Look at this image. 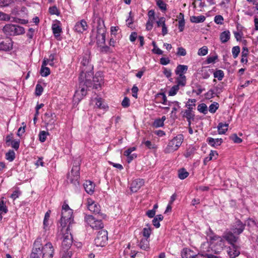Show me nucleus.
Segmentation results:
<instances>
[{"label": "nucleus", "instance_id": "obj_1", "mask_svg": "<svg viewBox=\"0 0 258 258\" xmlns=\"http://www.w3.org/2000/svg\"><path fill=\"white\" fill-rule=\"evenodd\" d=\"M81 64L82 66L80 67L79 81H84V83H81V85L86 84L88 86L92 85L91 79L94 74L93 66L90 62L89 55L85 54L82 56Z\"/></svg>", "mask_w": 258, "mask_h": 258}, {"label": "nucleus", "instance_id": "obj_2", "mask_svg": "<svg viewBox=\"0 0 258 258\" xmlns=\"http://www.w3.org/2000/svg\"><path fill=\"white\" fill-rule=\"evenodd\" d=\"M73 213V210L70 209L68 204H64L62 205L59 223L62 228L66 227L67 225V231L69 230L71 225L74 221Z\"/></svg>", "mask_w": 258, "mask_h": 258}, {"label": "nucleus", "instance_id": "obj_3", "mask_svg": "<svg viewBox=\"0 0 258 258\" xmlns=\"http://www.w3.org/2000/svg\"><path fill=\"white\" fill-rule=\"evenodd\" d=\"M2 30L7 36H17L25 33V28L16 24H7L4 26Z\"/></svg>", "mask_w": 258, "mask_h": 258}, {"label": "nucleus", "instance_id": "obj_4", "mask_svg": "<svg viewBox=\"0 0 258 258\" xmlns=\"http://www.w3.org/2000/svg\"><path fill=\"white\" fill-rule=\"evenodd\" d=\"M79 81V89L76 90L73 97L74 104H78L83 99L84 96L87 94V89L92 87V85L88 86L86 84L81 85V83L84 82L83 81Z\"/></svg>", "mask_w": 258, "mask_h": 258}, {"label": "nucleus", "instance_id": "obj_5", "mask_svg": "<svg viewBox=\"0 0 258 258\" xmlns=\"http://www.w3.org/2000/svg\"><path fill=\"white\" fill-rule=\"evenodd\" d=\"M102 218L95 217L93 215H89L85 217V220L88 225L93 229L103 230L104 224L101 220Z\"/></svg>", "mask_w": 258, "mask_h": 258}, {"label": "nucleus", "instance_id": "obj_6", "mask_svg": "<svg viewBox=\"0 0 258 258\" xmlns=\"http://www.w3.org/2000/svg\"><path fill=\"white\" fill-rule=\"evenodd\" d=\"M40 253L42 255V258H53L54 255V248L51 242H48L43 246L40 243Z\"/></svg>", "mask_w": 258, "mask_h": 258}, {"label": "nucleus", "instance_id": "obj_7", "mask_svg": "<svg viewBox=\"0 0 258 258\" xmlns=\"http://www.w3.org/2000/svg\"><path fill=\"white\" fill-rule=\"evenodd\" d=\"M107 231L106 230H101L97 233V236L94 239V243L97 247H103L107 244Z\"/></svg>", "mask_w": 258, "mask_h": 258}, {"label": "nucleus", "instance_id": "obj_8", "mask_svg": "<svg viewBox=\"0 0 258 258\" xmlns=\"http://www.w3.org/2000/svg\"><path fill=\"white\" fill-rule=\"evenodd\" d=\"M73 243V236L70 232V228L69 230L67 231L63 235V240L61 242V251L71 250L70 248Z\"/></svg>", "mask_w": 258, "mask_h": 258}, {"label": "nucleus", "instance_id": "obj_9", "mask_svg": "<svg viewBox=\"0 0 258 258\" xmlns=\"http://www.w3.org/2000/svg\"><path fill=\"white\" fill-rule=\"evenodd\" d=\"M246 223L242 222L239 219L235 218L234 222L231 225V230L237 235H239L244 230Z\"/></svg>", "mask_w": 258, "mask_h": 258}, {"label": "nucleus", "instance_id": "obj_10", "mask_svg": "<svg viewBox=\"0 0 258 258\" xmlns=\"http://www.w3.org/2000/svg\"><path fill=\"white\" fill-rule=\"evenodd\" d=\"M80 166L73 165L71 170L72 177L70 178V181L73 183L77 189L80 186L79 179L80 178Z\"/></svg>", "mask_w": 258, "mask_h": 258}, {"label": "nucleus", "instance_id": "obj_11", "mask_svg": "<svg viewBox=\"0 0 258 258\" xmlns=\"http://www.w3.org/2000/svg\"><path fill=\"white\" fill-rule=\"evenodd\" d=\"M91 82L93 89H98L100 88L102 85L104 83V77L102 72H96L95 75L92 76Z\"/></svg>", "mask_w": 258, "mask_h": 258}, {"label": "nucleus", "instance_id": "obj_12", "mask_svg": "<svg viewBox=\"0 0 258 258\" xmlns=\"http://www.w3.org/2000/svg\"><path fill=\"white\" fill-rule=\"evenodd\" d=\"M88 209L94 213L98 218L105 219L107 217L106 214L100 212V206L94 201L91 203H90L89 201L88 202Z\"/></svg>", "mask_w": 258, "mask_h": 258}, {"label": "nucleus", "instance_id": "obj_13", "mask_svg": "<svg viewBox=\"0 0 258 258\" xmlns=\"http://www.w3.org/2000/svg\"><path fill=\"white\" fill-rule=\"evenodd\" d=\"M188 69V66L183 64H178V87L184 86L186 84V77L184 74Z\"/></svg>", "mask_w": 258, "mask_h": 258}, {"label": "nucleus", "instance_id": "obj_14", "mask_svg": "<svg viewBox=\"0 0 258 258\" xmlns=\"http://www.w3.org/2000/svg\"><path fill=\"white\" fill-rule=\"evenodd\" d=\"M240 247L236 244L230 245L227 247V253L230 258H236L240 254Z\"/></svg>", "mask_w": 258, "mask_h": 258}, {"label": "nucleus", "instance_id": "obj_15", "mask_svg": "<svg viewBox=\"0 0 258 258\" xmlns=\"http://www.w3.org/2000/svg\"><path fill=\"white\" fill-rule=\"evenodd\" d=\"M41 238H37L34 243V246L30 255V258H40Z\"/></svg>", "mask_w": 258, "mask_h": 258}, {"label": "nucleus", "instance_id": "obj_16", "mask_svg": "<svg viewBox=\"0 0 258 258\" xmlns=\"http://www.w3.org/2000/svg\"><path fill=\"white\" fill-rule=\"evenodd\" d=\"M232 231H229L224 233L222 236L225 241H227L230 245L235 244V243L239 239V237L236 236Z\"/></svg>", "mask_w": 258, "mask_h": 258}, {"label": "nucleus", "instance_id": "obj_17", "mask_svg": "<svg viewBox=\"0 0 258 258\" xmlns=\"http://www.w3.org/2000/svg\"><path fill=\"white\" fill-rule=\"evenodd\" d=\"M106 32V29H97L96 38V43L98 45L105 44Z\"/></svg>", "mask_w": 258, "mask_h": 258}, {"label": "nucleus", "instance_id": "obj_18", "mask_svg": "<svg viewBox=\"0 0 258 258\" xmlns=\"http://www.w3.org/2000/svg\"><path fill=\"white\" fill-rule=\"evenodd\" d=\"M13 41L11 39H6L0 42V51H8L13 48Z\"/></svg>", "mask_w": 258, "mask_h": 258}, {"label": "nucleus", "instance_id": "obj_19", "mask_svg": "<svg viewBox=\"0 0 258 258\" xmlns=\"http://www.w3.org/2000/svg\"><path fill=\"white\" fill-rule=\"evenodd\" d=\"M177 150V136L169 141L165 149V153H169Z\"/></svg>", "mask_w": 258, "mask_h": 258}, {"label": "nucleus", "instance_id": "obj_20", "mask_svg": "<svg viewBox=\"0 0 258 258\" xmlns=\"http://www.w3.org/2000/svg\"><path fill=\"white\" fill-rule=\"evenodd\" d=\"M88 28V25L86 21L83 19L77 22L74 28L75 31L78 33H83Z\"/></svg>", "mask_w": 258, "mask_h": 258}, {"label": "nucleus", "instance_id": "obj_21", "mask_svg": "<svg viewBox=\"0 0 258 258\" xmlns=\"http://www.w3.org/2000/svg\"><path fill=\"white\" fill-rule=\"evenodd\" d=\"M93 22L97 23L96 29H106L104 20L99 16L98 14L94 13L93 15Z\"/></svg>", "mask_w": 258, "mask_h": 258}, {"label": "nucleus", "instance_id": "obj_22", "mask_svg": "<svg viewBox=\"0 0 258 258\" xmlns=\"http://www.w3.org/2000/svg\"><path fill=\"white\" fill-rule=\"evenodd\" d=\"M144 181L142 179H136L133 181L131 183V190L133 192H137L139 189L144 185Z\"/></svg>", "mask_w": 258, "mask_h": 258}, {"label": "nucleus", "instance_id": "obj_23", "mask_svg": "<svg viewBox=\"0 0 258 258\" xmlns=\"http://www.w3.org/2000/svg\"><path fill=\"white\" fill-rule=\"evenodd\" d=\"M192 109L191 104H189L188 109H186L183 114V116L186 118L188 122V126L191 125V120H194V119L195 115L192 112Z\"/></svg>", "mask_w": 258, "mask_h": 258}, {"label": "nucleus", "instance_id": "obj_24", "mask_svg": "<svg viewBox=\"0 0 258 258\" xmlns=\"http://www.w3.org/2000/svg\"><path fill=\"white\" fill-rule=\"evenodd\" d=\"M217 242L214 244L215 251L216 253H218L222 250L225 246V241L222 236L220 238L217 239Z\"/></svg>", "mask_w": 258, "mask_h": 258}, {"label": "nucleus", "instance_id": "obj_25", "mask_svg": "<svg viewBox=\"0 0 258 258\" xmlns=\"http://www.w3.org/2000/svg\"><path fill=\"white\" fill-rule=\"evenodd\" d=\"M206 141L209 145L214 148L220 146L223 142L221 138L214 139L212 137H208Z\"/></svg>", "mask_w": 258, "mask_h": 258}, {"label": "nucleus", "instance_id": "obj_26", "mask_svg": "<svg viewBox=\"0 0 258 258\" xmlns=\"http://www.w3.org/2000/svg\"><path fill=\"white\" fill-rule=\"evenodd\" d=\"M84 188L86 192L90 195H92L94 192L95 185L94 183L90 180H86L83 184Z\"/></svg>", "mask_w": 258, "mask_h": 258}, {"label": "nucleus", "instance_id": "obj_27", "mask_svg": "<svg viewBox=\"0 0 258 258\" xmlns=\"http://www.w3.org/2000/svg\"><path fill=\"white\" fill-rule=\"evenodd\" d=\"M198 148V147L194 145H189V147L187 148L186 152L183 155L185 158H188L191 156H193L196 153Z\"/></svg>", "mask_w": 258, "mask_h": 258}, {"label": "nucleus", "instance_id": "obj_28", "mask_svg": "<svg viewBox=\"0 0 258 258\" xmlns=\"http://www.w3.org/2000/svg\"><path fill=\"white\" fill-rule=\"evenodd\" d=\"M195 252L188 248H184L181 251L182 258H191Z\"/></svg>", "mask_w": 258, "mask_h": 258}, {"label": "nucleus", "instance_id": "obj_29", "mask_svg": "<svg viewBox=\"0 0 258 258\" xmlns=\"http://www.w3.org/2000/svg\"><path fill=\"white\" fill-rule=\"evenodd\" d=\"M229 126V123L219 122L217 126V129L219 134H225L228 130V127Z\"/></svg>", "mask_w": 258, "mask_h": 258}, {"label": "nucleus", "instance_id": "obj_30", "mask_svg": "<svg viewBox=\"0 0 258 258\" xmlns=\"http://www.w3.org/2000/svg\"><path fill=\"white\" fill-rule=\"evenodd\" d=\"M230 38V33L229 30H225L221 32L220 35V39L222 43L227 42Z\"/></svg>", "mask_w": 258, "mask_h": 258}, {"label": "nucleus", "instance_id": "obj_31", "mask_svg": "<svg viewBox=\"0 0 258 258\" xmlns=\"http://www.w3.org/2000/svg\"><path fill=\"white\" fill-rule=\"evenodd\" d=\"M185 21L184 15L182 13L178 14V31L182 32L184 29Z\"/></svg>", "mask_w": 258, "mask_h": 258}, {"label": "nucleus", "instance_id": "obj_32", "mask_svg": "<svg viewBox=\"0 0 258 258\" xmlns=\"http://www.w3.org/2000/svg\"><path fill=\"white\" fill-rule=\"evenodd\" d=\"M52 30L55 38L58 39V37L60 36V33L62 32L61 27L56 24H54L52 25Z\"/></svg>", "mask_w": 258, "mask_h": 258}, {"label": "nucleus", "instance_id": "obj_33", "mask_svg": "<svg viewBox=\"0 0 258 258\" xmlns=\"http://www.w3.org/2000/svg\"><path fill=\"white\" fill-rule=\"evenodd\" d=\"M6 199L2 197L0 199V211L2 213L6 214L8 212V209L6 206Z\"/></svg>", "mask_w": 258, "mask_h": 258}, {"label": "nucleus", "instance_id": "obj_34", "mask_svg": "<svg viewBox=\"0 0 258 258\" xmlns=\"http://www.w3.org/2000/svg\"><path fill=\"white\" fill-rule=\"evenodd\" d=\"M189 173L184 168L178 169V178L183 180L187 178Z\"/></svg>", "mask_w": 258, "mask_h": 258}, {"label": "nucleus", "instance_id": "obj_35", "mask_svg": "<svg viewBox=\"0 0 258 258\" xmlns=\"http://www.w3.org/2000/svg\"><path fill=\"white\" fill-rule=\"evenodd\" d=\"M206 20V17L204 16L200 15L198 16H193L190 17V21L192 23H200L204 22Z\"/></svg>", "mask_w": 258, "mask_h": 258}, {"label": "nucleus", "instance_id": "obj_36", "mask_svg": "<svg viewBox=\"0 0 258 258\" xmlns=\"http://www.w3.org/2000/svg\"><path fill=\"white\" fill-rule=\"evenodd\" d=\"M15 15L22 18L27 17L28 16V10L27 8L23 6L21 8V10L17 11L15 13Z\"/></svg>", "mask_w": 258, "mask_h": 258}, {"label": "nucleus", "instance_id": "obj_37", "mask_svg": "<svg viewBox=\"0 0 258 258\" xmlns=\"http://www.w3.org/2000/svg\"><path fill=\"white\" fill-rule=\"evenodd\" d=\"M167 248L168 249V252L172 255H175L177 253L176 250V244L175 243H170L168 244Z\"/></svg>", "mask_w": 258, "mask_h": 258}, {"label": "nucleus", "instance_id": "obj_38", "mask_svg": "<svg viewBox=\"0 0 258 258\" xmlns=\"http://www.w3.org/2000/svg\"><path fill=\"white\" fill-rule=\"evenodd\" d=\"M192 88L197 89V90L193 89L192 91L193 93H196L197 96L200 95L205 90V88H203L199 83L194 84Z\"/></svg>", "mask_w": 258, "mask_h": 258}, {"label": "nucleus", "instance_id": "obj_39", "mask_svg": "<svg viewBox=\"0 0 258 258\" xmlns=\"http://www.w3.org/2000/svg\"><path fill=\"white\" fill-rule=\"evenodd\" d=\"M215 78H217L218 81H221L224 77V73L221 70L217 69L213 73Z\"/></svg>", "mask_w": 258, "mask_h": 258}, {"label": "nucleus", "instance_id": "obj_40", "mask_svg": "<svg viewBox=\"0 0 258 258\" xmlns=\"http://www.w3.org/2000/svg\"><path fill=\"white\" fill-rule=\"evenodd\" d=\"M149 242L148 241L147 239L146 238L145 239H142L140 240L139 246L142 249L147 250L149 248Z\"/></svg>", "mask_w": 258, "mask_h": 258}, {"label": "nucleus", "instance_id": "obj_41", "mask_svg": "<svg viewBox=\"0 0 258 258\" xmlns=\"http://www.w3.org/2000/svg\"><path fill=\"white\" fill-rule=\"evenodd\" d=\"M207 236L209 237L211 243L214 241H216L217 239L220 238L221 237L215 234L210 228L209 229V233H207Z\"/></svg>", "mask_w": 258, "mask_h": 258}, {"label": "nucleus", "instance_id": "obj_42", "mask_svg": "<svg viewBox=\"0 0 258 258\" xmlns=\"http://www.w3.org/2000/svg\"><path fill=\"white\" fill-rule=\"evenodd\" d=\"M197 109L200 112L204 114H206L208 113V107L205 103H202L199 104L197 107Z\"/></svg>", "mask_w": 258, "mask_h": 258}, {"label": "nucleus", "instance_id": "obj_43", "mask_svg": "<svg viewBox=\"0 0 258 258\" xmlns=\"http://www.w3.org/2000/svg\"><path fill=\"white\" fill-rule=\"evenodd\" d=\"M16 157V154L13 150H10L6 154V158L7 160L10 162H12L14 160Z\"/></svg>", "mask_w": 258, "mask_h": 258}, {"label": "nucleus", "instance_id": "obj_44", "mask_svg": "<svg viewBox=\"0 0 258 258\" xmlns=\"http://www.w3.org/2000/svg\"><path fill=\"white\" fill-rule=\"evenodd\" d=\"M175 83L176 84L174 85L169 90L168 92L169 96H174L177 92V77H175Z\"/></svg>", "mask_w": 258, "mask_h": 258}, {"label": "nucleus", "instance_id": "obj_45", "mask_svg": "<svg viewBox=\"0 0 258 258\" xmlns=\"http://www.w3.org/2000/svg\"><path fill=\"white\" fill-rule=\"evenodd\" d=\"M49 135V133L48 132L41 131L39 132L38 136H39V140L40 142L43 143L46 140L47 136Z\"/></svg>", "mask_w": 258, "mask_h": 258}, {"label": "nucleus", "instance_id": "obj_46", "mask_svg": "<svg viewBox=\"0 0 258 258\" xmlns=\"http://www.w3.org/2000/svg\"><path fill=\"white\" fill-rule=\"evenodd\" d=\"M215 155H216V156L218 155L217 152L216 151L211 150L209 155V156L205 158L204 159V165H207V162L212 160L213 156H214Z\"/></svg>", "mask_w": 258, "mask_h": 258}, {"label": "nucleus", "instance_id": "obj_47", "mask_svg": "<svg viewBox=\"0 0 258 258\" xmlns=\"http://www.w3.org/2000/svg\"><path fill=\"white\" fill-rule=\"evenodd\" d=\"M40 74L42 77H46L50 74V70L48 67H41L40 71Z\"/></svg>", "mask_w": 258, "mask_h": 258}, {"label": "nucleus", "instance_id": "obj_48", "mask_svg": "<svg viewBox=\"0 0 258 258\" xmlns=\"http://www.w3.org/2000/svg\"><path fill=\"white\" fill-rule=\"evenodd\" d=\"M12 20L10 19V21L12 22L25 25L28 23V20L25 19H21L18 17H12Z\"/></svg>", "mask_w": 258, "mask_h": 258}, {"label": "nucleus", "instance_id": "obj_49", "mask_svg": "<svg viewBox=\"0 0 258 258\" xmlns=\"http://www.w3.org/2000/svg\"><path fill=\"white\" fill-rule=\"evenodd\" d=\"M219 107V104L218 102H214L210 104L209 107V111L211 113H214Z\"/></svg>", "mask_w": 258, "mask_h": 258}, {"label": "nucleus", "instance_id": "obj_50", "mask_svg": "<svg viewBox=\"0 0 258 258\" xmlns=\"http://www.w3.org/2000/svg\"><path fill=\"white\" fill-rule=\"evenodd\" d=\"M156 98L157 99H158L159 98H161L162 99V101H161L160 102L164 105L167 104V100L166 94L164 92L157 93L156 95Z\"/></svg>", "mask_w": 258, "mask_h": 258}, {"label": "nucleus", "instance_id": "obj_51", "mask_svg": "<svg viewBox=\"0 0 258 258\" xmlns=\"http://www.w3.org/2000/svg\"><path fill=\"white\" fill-rule=\"evenodd\" d=\"M73 255V251L72 250L60 251V258H71Z\"/></svg>", "mask_w": 258, "mask_h": 258}, {"label": "nucleus", "instance_id": "obj_52", "mask_svg": "<svg viewBox=\"0 0 258 258\" xmlns=\"http://www.w3.org/2000/svg\"><path fill=\"white\" fill-rule=\"evenodd\" d=\"M156 2L157 6L161 11H165L167 10V5L162 0H156Z\"/></svg>", "mask_w": 258, "mask_h": 258}, {"label": "nucleus", "instance_id": "obj_53", "mask_svg": "<svg viewBox=\"0 0 258 258\" xmlns=\"http://www.w3.org/2000/svg\"><path fill=\"white\" fill-rule=\"evenodd\" d=\"M223 86L221 84H218L216 86L214 87L213 91L215 95L218 96L223 91Z\"/></svg>", "mask_w": 258, "mask_h": 258}, {"label": "nucleus", "instance_id": "obj_54", "mask_svg": "<svg viewBox=\"0 0 258 258\" xmlns=\"http://www.w3.org/2000/svg\"><path fill=\"white\" fill-rule=\"evenodd\" d=\"M43 91V88L40 84L38 83L36 85L35 90V95L36 96H40Z\"/></svg>", "mask_w": 258, "mask_h": 258}, {"label": "nucleus", "instance_id": "obj_55", "mask_svg": "<svg viewBox=\"0 0 258 258\" xmlns=\"http://www.w3.org/2000/svg\"><path fill=\"white\" fill-rule=\"evenodd\" d=\"M229 138L231 140H232L234 143L239 144L242 142V139L238 137L236 134L231 135Z\"/></svg>", "mask_w": 258, "mask_h": 258}, {"label": "nucleus", "instance_id": "obj_56", "mask_svg": "<svg viewBox=\"0 0 258 258\" xmlns=\"http://www.w3.org/2000/svg\"><path fill=\"white\" fill-rule=\"evenodd\" d=\"M49 13L51 15H55L56 16H59L60 15V12L59 11L58 9H57L56 6H53L52 7H49Z\"/></svg>", "mask_w": 258, "mask_h": 258}, {"label": "nucleus", "instance_id": "obj_57", "mask_svg": "<svg viewBox=\"0 0 258 258\" xmlns=\"http://www.w3.org/2000/svg\"><path fill=\"white\" fill-rule=\"evenodd\" d=\"M96 101V105L97 107V108L99 109H105L106 106L105 104H102V98H95Z\"/></svg>", "mask_w": 258, "mask_h": 258}, {"label": "nucleus", "instance_id": "obj_58", "mask_svg": "<svg viewBox=\"0 0 258 258\" xmlns=\"http://www.w3.org/2000/svg\"><path fill=\"white\" fill-rule=\"evenodd\" d=\"M152 232L151 228H144L142 231V234L144 237L148 239L149 238Z\"/></svg>", "mask_w": 258, "mask_h": 258}, {"label": "nucleus", "instance_id": "obj_59", "mask_svg": "<svg viewBox=\"0 0 258 258\" xmlns=\"http://www.w3.org/2000/svg\"><path fill=\"white\" fill-rule=\"evenodd\" d=\"M240 48L239 46H234L232 48V53L233 56L234 58H236L238 56L239 53H240Z\"/></svg>", "mask_w": 258, "mask_h": 258}, {"label": "nucleus", "instance_id": "obj_60", "mask_svg": "<svg viewBox=\"0 0 258 258\" xmlns=\"http://www.w3.org/2000/svg\"><path fill=\"white\" fill-rule=\"evenodd\" d=\"M10 19V15L0 12V21H9Z\"/></svg>", "mask_w": 258, "mask_h": 258}, {"label": "nucleus", "instance_id": "obj_61", "mask_svg": "<svg viewBox=\"0 0 258 258\" xmlns=\"http://www.w3.org/2000/svg\"><path fill=\"white\" fill-rule=\"evenodd\" d=\"M208 49L207 47L204 46L199 49L198 54L200 56H204L208 53Z\"/></svg>", "mask_w": 258, "mask_h": 258}, {"label": "nucleus", "instance_id": "obj_62", "mask_svg": "<svg viewBox=\"0 0 258 258\" xmlns=\"http://www.w3.org/2000/svg\"><path fill=\"white\" fill-rule=\"evenodd\" d=\"M20 141L18 140H13L10 143V145H11L12 147L14 148L16 151H17L20 147Z\"/></svg>", "mask_w": 258, "mask_h": 258}, {"label": "nucleus", "instance_id": "obj_63", "mask_svg": "<svg viewBox=\"0 0 258 258\" xmlns=\"http://www.w3.org/2000/svg\"><path fill=\"white\" fill-rule=\"evenodd\" d=\"M21 195V191L18 188L17 189L15 190L13 193L10 196V198L13 199L14 200H16L17 198H19V197Z\"/></svg>", "mask_w": 258, "mask_h": 258}, {"label": "nucleus", "instance_id": "obj_64", "mask_svg": "<svg viewBox=\"0 0 258 258\" xmlns=\"http://www.w3.org/2000/svg\"><path fill=\"white\" fill-rule=\"evenodd\" d=\"M121 105L123 108H127L130 105V100L127 97H124L121 102Z\"/></svg>", "mask_w": 258, "mask_h": 258}]
</instances>
